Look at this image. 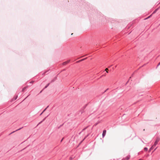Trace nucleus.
Returning a JSON list of instances; mask_svg holds the SVG:
<instances>
[{
  "instance_id": "13",
  "label": "nucleus",
  "mask_w": 160,
  "mask_h": 160,
  "mask_svg": "<svg viewBox=\"0 0 160 160\" xmlns=\"http://www.w3.org/2000/svg\"><path fill=\"white\" fill-rule=\"evenodd\" d=\"M158 143L156 142H155L154 144L152 145L154 147H155L158 144Z\"/></svg>"
},
{
  "instance_id": "19",
  "label": "nucleus",
  "mask_w": 160,
  "mask_h": 160,
  "mask_svg": "<svg viewBox=\"0 0 160 160\" xmlns=\"http://www.w3.org/2000/svg\"><path fill=\"white\" fill-rule=\"evenodd\" d=\"M99 123V122H97V123H96L94 125V126H96L98 125V124Z\"/></svg>"
},
{
  "instance_id": "29",
  "label": "nucleus",
  "mask_w": 160,
  "mask_h": 160,
  "mask_svg": "<svg viewBox=\"0 0 160 160\" xmlns=\"http://www.w3.org/2000/svg\"><path fill=\"white\" fill-rule=\"evenodd\" d=\"M157 148H155V149H154V150L153 151V152H152V153L153 152H154V151H155L156 150V149H157Z\"/></svg>"
},
{
  "instance_id": "34",
  "label": "nucleus",
  "mask_w": 160,
  "mask_h": 160,
  "mask_svg": "<svg viewBox=\"0 0 160 160\" xmlns=\"http://www.w3.org/2000/svg\"><path fill=\"white\" fill-rule=\"evenodd\" d=\"M138 160H143V159H138Z\"/></svg>"
},
{
  "instance_id": "16",
  "label": "nucleus",
  "mask_w": 160,
  "mask_h": 160,
  "mask_svg": "<svg viewBox=\"0 0 160 160\" xmlns=\"http://www.w3.org/2000/svg\"><path fill=\"white\" fill-rule=\"evenodd\" d=\"M145 151H147L148 150V148L147 147H145L143 149Z\"/></svg>"
},
{
  "instance_id": "35",
  "label": "nucleus",
  "mask_w": 160,
  "mask_h": 160,
  "mask_svg": "<svg viewBox=\"0 0 160 160\" xmlns=\"http://www.w3.org/2000/svg\"><path fill=\"white\" fill-rule=\"evenodd\" d=\"M85 129V128H84V129H82V131H83V130H84Z\"/></svg>"
},
{
  "instance_id": "26",
  "label": "nucleus",
  "mask_w": 160,
  "mask_h": 160,
  "mask_svg": "<svg viewBox=\"0 0 160 160\" xmlns=\"http://www.w3.org/2000/svg\"><path fill=\"white\" fill-rule=\"evenodd\" d=\"M89 135V134H88L84 138H86Z\"/></svg>"
},
{
  "instance_id": "36",
  "label": "nucleus",
  "mask_w": 160,
  "mask_h": 160,
  "mask_svg": "<svg viewBox=\"0 0 160 160\" xmlns=\"http://www.w3.org/2000/svg\"><path fill=\"white\" fill-rule=\"evenodd\" d=\"M128 81H129V80H128V81L127 82H126V84H127L128 82Z\"/></svg>"
},
{
  "instance_id": "23",
  "label": "nucleus",
  "mask_w": 160,
  "mask_h": 160,
  "mask_svg": "<svg viewBox=\"0 0 160 160\" xmlns=\"http://www.w3.org/2000/svg\"><path fill=\"white\" fill-rule=\"evenodd\" d=\"M63 125V124H62L60 125L59 127L58 128H60L61 127H62V125Z\"/></svg>"
},
{
  "instance_id": "15",
  "label": "nucleus",
  "mask_w": 160,
  "mask_h": 160,
  "mask_svg": "<svg viewBox=\"0 0 160 160\" xmlns=\"http://www.w3.org/2000/svg\"><path fill=\"white\" fill-rule=\"evenodd\" d=\"M158 8H157L153 12L152 14L155 13L157 11V10H158Z\"/></svg>"
},
{
  "instance_id": "17",
  "label": "nucleus",
  "mask_w": 160,
  "mask_h": 160,
  "mask_svg": "<svg viewBox=\"0 0 160 160\" xmlns=\"http://www.w3.org/2000/svg\"><path fill=\"white\" fill-rule=\"evenodd\" d=\"M46 110V109H44L43 111L40 114V116H41V115L42 114V113Z\"/></svg>"
},
{
  "instance_id": "1",
  "label": "nucleus",
  "mask_w": 160,
  "mask_h": 160,
  "mask_svg": "<svg viewBox=\"0 0 160 160\" xmlns=\"http://www.w3.org/2000/svg\"><path fill=\"white\" fill-rule=\"evenodd\" d=\"M51 72L50 70V69H49L48 70H47L46 71L44 72L43 73H42V75L44 76L46 74H47L48 73H49V72Z\"/></svg>"
},
{
  "instance_id": "32",
  "label": "nucleus",
  "mask_w": 160,
  "mask_h": 160,
  "mask_svg": "<svg viewBox=\"0 0 160 160\" xmlns=\"http://www.w3.org/2000/svg\"><path fill=\"white\" fill-rule=\"evenodd\" d=\"M43 90V89L42 90L40 91V93H41V92H42V91Z\"/></svg>"
},
{
  "instance_id": "5",
  "label": "nucleus",
  "mask_w": 160,
  "mask_h": 160,
  "mask_svg": "<svg viewBox=\"0 0 160 160\" xmlns=\"http://www.w3.org/2000/svg\"><path fill=\"white\" fill-rule=\"evenodd\" d=\"M160 140V138L158 137H156V140L155 141L158 143V142Z\"/></svg>"
},
{
  "instance_id": "21",
  "label": "nucleus",
  "mask_w": 160,
  "mask_h": 160,
  "mask_svg": "<svg viewBox=\"0 0 160 160\" xmlns=\"http://www.w3.org/2000/svg\"><path fill=\"white\" fill-rule=\"evenodd\" d=\"M108 69L107 68H106L105 69V71H106V72H107V73H108Z\"/></svg>"
},
{
  "instance_id": "22",
  "label": "nucleus",
  "mask_w": 160,
  "mask_h": 160,
  "mask_svg": "<svg viewBox=\"0 0 160 160\" xmlns=\"http://www.w3.org/2000/svg\"><path fill=\"white\" fill-rule=\"evenodd\" d=\"M109 89V88H107V89H106L105 91L103 93H104V92H106Z\"/></svg>"
},
{
  "instance_id": "11",
  "label": "nucleus",
  "mask_w": 160,
  "mask_h": 160,
  "mask_svg": "<svg viewBox=\"0 0 160 160\" xmlns=\"http://www.w3.org/2000/svg\"><path fill=\"white\" fill-rule=\"evenodd\" d=\"M57 79V77H56V76L51 81V82L52 83V82H53Z\"/></svg>"
},
{
  "instance_id": "39",
  "label": "nucleus",
  "mask_w": 160,
  "mask_h": 160,
  "mask_svg": "<svg viewBox=\"0 0 160 160\" xmlns=\"http://www.w3.org/2000/svg\"><path fill=\"white\" fill-rule=\"evenodd\" d=\"M131 78V77H130L129 80Z\"/></svg>"
},
{
  "instance_id": "31",
  "label": "nucleus",
  "mask_w": 160,
  "mask_h": 160,
  "mask_svg": "<svg viewBox=\"0 0 160 160\" xmlns=\"http://www.w3.org/2000/svg\"><path fill=\"white\" fill-rule=\"evenodd\" d=\"M49 107V106H48L45 109H46V110Z\"/></svg>"
},
{
  "instance_id": "8",
  "label": "nucleus",
  "mask_w": 160,
  "mask_h": 160,
  "mask_svg": "<svg viewBox=\"0 0 160 160\" xmlns=\"http://www.w3.org/2000/svg\"><path fill=\"white\" fill-rule=\"evenodd\" d=\"M18 97V95L15 96L13 98L11 99V101H13L16 100L17 99Z\"/></svg>"
},
{
  "instance_id": "7",
  "label": "nucleus",
  "mask_w": 160,
  "mask_h": 160,
  "mask_svg": "<svg viewBox=\"0 0 160 160\" xmlns=\"http://www.w3.org/2000/svg\"><path fill=\"white\" fill-rule=\"evenodd\" d=\"M130 155H128L124 158V160H128L130 158Z\"/></svg>"
},
{
  "instance_id": "2",
  "label": "nucleus",
  "mask_w": 160,
  "mask_h": 160,
  "mask_svg": "<svg viewBox=\"0 0 160 160\" xmlns=\"http://www.w3.org/2000/svg\"><path fill=\"white\" fill-rule=\"evenodd\" d=\"M106 130L105 129H104L102 133V137L103 138L106 135Z\"/></svg>"
},
{
  "instance_id": "9",
  "label": "nucleus",
  "mask_w": 160,
  "mask_h": 160,
  "mask_svg": "<svg viewBox=\"0 0 160 160\" xmlns=\"http://www.w3.org/2000/svg\"><path fill=\"white\" fill-rule=\"evenodd\" d=\"M154 147L152 146L148 150V152H150L154 148Z\"/></svg>"
},
{
  "instance_id": "33",
  "label": "nucleus",
  "mask_w": 160,
  "mask_h": 160,
  "mask_svg": "<svg viewBox=\"0 0 160 160\" xmlns=\"http://www.w3.org/2000/svg\"><path fill=\"white\" fill-rule=\"evenodd\" d=\"M134 74V73H132V76Z\"/></svg>"
},
{
  "instance_id": "38",
  "label": "nucleus",
  "mask_w": 160,
  "mask_h": 160,
  "mask_svg": "<svg viewBox=\"0 0 160 160\" xmlns=\"http://www.w3.org/2000/svg\"><path fill=\"white\" fill-rule=\"evenodd\" d=\"M81 132H80L79 133V134H80Z\"/></svg>"
},
{
  "instance_id": "40",
  "label": "nucleus",
  "mask_w": 160,
  "mask_h": 160,
  "mask_svg": "<svg viewBox=\"0 0 160 160\" xmlns=\"http://www.w3.org/2000/svg\"><path fill=\"white\" fill-rule=\"evenodd\" d=\"M139 152L138 153V154L139 155Z\"/></svg>"
},
{
  "instance_id": "3",
  "label": "nucleus",
  "mask_w": 160,
  "mask_h": 160,
  "mask_svg": "<svg viewBox=\"0 0 160 160\" xmlns=\"http://www.w3.org/2000/svg\"><path fill=\"white\" fill-rule=\"evenodd\" d=\"M49 115V114L47 116H46L45 117L41 122H40L38 125L40 124H41L42 122L44 121L46 118Z\"/></svg>"
},
{
  "instance_id": "28",
  "label": "nucleus",
  "mask_w": 160,
  "mask_h": 160,
  "mask_svg": "<svg viewBox=\"0 0 160 160\" xmlns=\"http://www.w3.org/2000/svg\"><path fill=\"white\" fill-rule=\"evenodd\" d=\"M84 59H81V60H79V61H78V62H79V61H83Z\"/></svg>"
},
{
  "instance_id": "25",
  "label": "nucleus",
  "mask_w": 160,
  "mask_h": 160,
  "mask_svg": "<svg viewBox=\"0 0 160 160\" xmlns=\"http://www.w3.org/2000/svg\"><path fill=\"white\" fill-rule=\"evenodd\" d=\"M64 139V138H62V139L61 140L60 142H62V141H63V139Z\"/></svg>"
},
{
  "instance_id": "18",
  "label": "nucleus",
  "mask_w": 160,
  "mask_h": 160,
  "mask_svg": "<svg viewBox=\"0 0 160 160\" xmlns=\"http://www.w3.org/2000/svg\"><path fill=\"white\" fill-rule=\"evenodd\" d=\"M160 65V62L158 64L157 66L156 67V69H157L158 67Z\"/></svg>"
},
{
  "instance_id": "41",
  "label": "nucleus",
  "mask_w": 160,
  "mask_h": 160,
  "mask_svg": "<svg viewBox=\"0 0 160 160\" xmlns=\"http://www.w3.org/2000/svg\"><path fill=\"white\" fill-rule=\"evenodd\" d=\"M73 34V33L71 34V35H72Z\"/></svg>"
},
{
  "instance_id": "27",
  "label": "nucleus",
  "mask_w": 160,
  "mask_h": 160,
  "mask_svg": "<svg viewBox=\"0 0 160 160\" xmlns=\"http://www.w3.org/2000/svg\"><path fill=\"white\" fill-rule=\"evenodd\" d=\"M73 159V158L70 157V160H72Z\"/></svg>"
},
{
  "instance_id": "12",
  "label": "nucleus",
  "mask_w": 160,
  "mask_h": 160,
  "mask_svg": "<svg viewBox=\"0 0 160 160\" xmlns=\"http://www.w3.org/2000/svg\"><path fill=\"white\" fill-rule=\"evenodd\" d=\"M50 84V83H48L43 88V90L46 88Z\"/></svg>"
},
{
  "instance_id": "30",
  "label": "nucleus",
  "mask_w": 160,
  "mask_h": 160,
  "mask_svg": "<svg viewBox=\"0 0 160 160\" xmlns=\"http://www.w3.org/2000/svg\"><path fill=\"white\" fill-rule=\"evenodd\" d=\"M85 139H86L85 138H84L82 141V142H83Z\"/></svg>"
},
{
  "instance_id": "24",
  "label": "nucleus",
  "mask_w": 160,
  "mask_h": 160,
  "mask_svg": "<svg viewBox=\"0 0 160 160\" xmlns=\"http://www.w3.org/2000/svg\"><path fill=\"white\" fill-rule=\"evenodd\" d=\"M26 89L25 88V87H24L22 89V91H24L25 89Z\"/></svg>"
},
{
  "instance_id": "37",
  "label": "nucleus",
  "mask_w": 160,
  "mask_h": 160,
  "mask_svg": "<svg viewBox=\"0 0 160 160\" xmlns=\"http://www.w3.org/2000/svg\"><path fill=\"white\" fill-rule=\"evenodd\" d=\"M122 160H124V158H123Z\"/></svg>"
},
{
  "instance_id": "14",
  "label": "nucleus",
  "mask_w": 160,
  "mask_h": 160,
  "mask_svg": "<svg viewBox=\"0 0 160 160\" xmlns=\"http://www.w3.org/2000/svg\"><path fill=\"white\" fill-rule=\"evenodd\" d=\"M152 15V14L149 15V16L147 18H145L144 19L145 20H146V19H148L150 18L151 17Z\"/></svg>"
},
{
  "instance_id": "6",
  "label": "nucleus",
  "mask_w": 160,
  "mask_h": 160,
  "mask_svg": "<svg viewBox=\"0 0 160 160\" xmlns=\"http://www.w3.org/2000/svg\"><path fill=\"white\" fill-rule=\"evenodd\" d=\"M23 128V127H21V128H19V129H18L16 130H15V131H13V132H11V133H10L9 134V135H11V134H12V133H13V132H16V131H18V130H20V129H21L22 128Z\"/></svg>"
},
{
  "instance_id": "20",
  "label": "nucleus",
  "mask_w": 160,
  "mask_h": 160,
  "mask_svg": "<svg viewBox=\"0 0 160 160\" xmlns=\"http://www.w3.org/2000/svg\"><path fill=\"white\" fill-rule=\"evenodd\" d=\"M82 142V141H81L78 144V147L79 146V145Z\"/></svg>"
},
{
  "instance_id": "10",
  "label": "nucleus",
  "mask_w": 160,
  "mask_h": 160,
  "mask_svg": "<svg viewBox=\"0 0 160 160\" xmlns=\"http://www.w3.org/2000/svg\"><path fill=\"white\" fill-rule=\"evenodd\" d=\"M70 62V60H68L67 61H65V62H64L63 63H62V64L63 65H66L68 63H69Z\"/></svg>"
},
{
  "instance_id": "42",
  "label": "nucleus",
  "mask_w": 160,
  "mask_h": 160,
  "mask_svg": "<svg viewBox=\"0 0 160 160\" xmlns=\"http://www.w3.org/2000/svg\"><path fill=\"white\" fill-rule=\"evenodd\" d=\"M65 70V69H64V70H63V71H64V70Z\"/></svg>"
},
{
  "instance_id": "4",
  "label": "nucleus",
  "mask_w": 160,
  "mask_h": 160,
  "mask_svg": "<svg viewBox=\"0 0 160 160\" xmlns=\"http://www.w3.org/2000/svg\"><path fill=\"white\" fill-rule=\"evenodd\" d=\"M90 103V102H89L87 104H86L85 105L83 106V107L82 108V110L83 111H84V110L85 109V108H86V107L88 105V104L89 103ZM84 111H82V112H83Z\"/></svg>"
}]
</instances>
